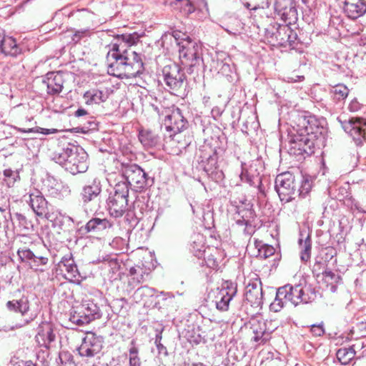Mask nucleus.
<instances>
[{"mask_svg":"<svg viewBox=\"0 0 366 366\" xmlns=\"http://www.w3.org/2000/svg\"><path fill=\"white\" fill-rule=\"evenodd\" d=\"M200 158L204 170L208 175H212L217 168V157L216 152L208 146L204 147L201 151Z\"/></svg>","mask_w":366,"mask_h":366,"instance_id":"nucleus-26","label":"nucleus"},{"mask_svg":"<svg viewBox=\"0 0 366 366\" xmlns=\"http://www.w3.org/2000/svg\"><path fill=\"white\" fill-rule=\"evenodd\" d=\"M159 352H162L163 350H166V347L159 342V343H155Z\"/></svg>","mask_w":366,"mask_h":366,"instance_id":"nucleus-63","label":"nucleus"},{"mask_svg":"<svg viewBox=\"0 0 366 366\" xmlns=\"http://www.w3.org/2000/svg\"><path fill=\"white\" fill-rule=\"evenodd\" d=\"M35 337L40 347H49L56 337L53 324L49 322H42L37 328V334Z\"/></svg>","mask_w":366,"mask_h":366,"instance_id":"nucleus-23","label":"nucleus"},{"mask_svg":"<svg viewBox=\"0 0 366 366\" xmlns=\"http://www.w3.org/2000/svg\"><path fill=\"white\" fill-rule=\"evenodd\" d=\"M163 80L173 94L178 93L184 88L185 75L179 66L172 64L164 66L162 69Z\"/></svg>","mask_w":366,"mask_h":366,"instance_id":"nucleus-10","label":"nucleus"},{"mask_svg":"<svg viewBox=\"0 0 366 366\" xmlns=\"http://www.w3.org/2000/svg\"><path fill=\"white\" fill-rule=\"evenodd\" d=\"M244 5L251 11H259L264 13V10L270 5L269 0H243Z\"/></svg>","mask_w":366,"mask_h":366,"instance_id":"nucleus-36","label":"nucleus"},{"mask_svg":"<svg viewBox=\"0 0 366 366\" xmlns=\"http://www.w3.org/2000/svg\"><path fill=\"white\" fill-rule=\"evenodd\" d=\"M150 278V270L143 266L136 265L132 267L128 274V287L133 290L139 285L144 283Z\"/></svg>","mask_w":366,"mask_h":366,"instance_id":"nucleus-22","label":"nucleus"},{"mask_svg":"<svg viewBox=\"0 0 366 366\" xmlns=\"http://www.w3.org/2000/svg\"><path fill=\"white\" fill-rule=\"evenodd\" d=\"M343 11L348 18L356 19L366 13V1L364 0H345Z\"/></svg>","mask_w":366,"mask_h":366,"instance_id":"nucleus-25","label":"nucleus"},{"mask_svg":"<svg viewBox=\"0 0 366 366\" xmlns=\"http://www.w3.org/2000/svg\"><path fill=\"white\" fill-rule=\"evenodd\" d=\"M84 310L85 307L82 306L81 304L73 307L70 313L69 320L79 326L89 323L90 319L86 316Z\"/></svg>","mask_w":366,"mask_h":366,"instance_id":"nucleus-33","label":"nucleus"},{"mask_svg":"<svg viewBox=\"0 0 366 366\" xmlns=\"http://www.w3.org/2000/svg\"><path fill=\"white\" fill-rule=\"evenodd\" d=\"M123 242V239L121 238V237H115L114 238V239L112 240V243L110 244L112 247L114 246V244H119L120 242Z\"/></svg>","mask_w":366,"mask_h":366,"instance_id":"nucleus-61","label":"nucleus"},{"mask_svg":"<svg viewBox=\"0 0 366 366\" xmlns=\"http://www.w3.org/2000/svg\"><path fill=\"white\" fill-rule=\"evenodd\" d=\"M324 131L321 121L315 117L306 113L297 114L289 140V152L295 156L311 155Z\"/></svg>","mask_w":366,"mask_h":366,"instance_id":"nucleus-2","label":"nucleus"},{"mask_svg":"<svg viewBox=\"0 0 366 366\" xmlns=\"http://www.w3.org/2000/svg\"><path fill=\"white\" fill-rule=\"evenodd\" d=\"M292 24L274 23L267 29L268 35L280 46H292L297 39V33L291 28Z\"/></svg>","mask_w":366,"mask_h":366,"instance_id":"nucleus-12","label":"nucleus"},{"mask_svg":"<svg viewBox=\"0 0 366 366\" xmlns=\"http://www.w3.org/2000/svg\"><path fill=\"white\" fill-rule=\"evenodd\" d=\"M92 34V30L90 29L89 28L81 29L74 31L71 39L74 44H77L81 39L90 36Z\"/></svg>","mask_w":366,"mask_h":366,"instance_id":"nucleus-45","label":"nucleus"},{"mask_svg":"<svg viewBox=\"0 0 366 366\" xmlns=\"http://www.w3.org/2000/svg\"><path fill=\"white\" fill-rule=\"evenodd\" d=\"M6 209H7L6 204H4L2 206H0V212H5L6 210Z\"/></svg>","mask_w":366,"mask_h":366,"instance_id":"nucleus-64","label":"nucleus"},{"mask_svg":"<svg viewBox=\"0 0 366 366\" xmlns=\"http://www.w3.org/2000/svg\"><path fill=\"white\" fill-rule=\"evenodd\" d=\"M17 255L21 262L28 263L35 257L34 252L27 248H19L17 250Z\"/></svg>","mask_w":366,"mask_h":366,"instance_id":"nucleus-47","label":"nucleus"},{"mask_svg":"<svg viewBox=\"0 0 366 366\" xmlns=\"http://www.w3.org/2000/svg\"><path fill=\"white\" fill-rule=\"evenodd\" d=\"M322 276L324 280L332 285L331 290L335 292L336 290V286L334 284H337L341 280L340 276L329 269L323 272Z\"/></svg>","mask_w":366,"mask_h":366,"instance_id":"nucleus-41","label":"nucleus"},{"mask_svg":"<svg viewBox=\"0 0 366 366\" xmlns=\"http://www.w3.org/2000/svg\"><path fill=\"white\" fill-rule=\"evenodd\" d=\"M109 94L110 91L108 89H92L86 92L83 95V98L87 105L99 104L106 102Z\"/></svg>","mask_w":366,"mask_h":366,"instance_id":"nucleus-28","label":"nucleus"},{"mask_svg":"<svg viewBox=\"0 0 366 366\" xmlns=\"http://www.w3.org/2000/svg\"><path fill=\"white\" fill-rule=\"evenodd\" d=\"M305 79L304 76L300 75H296L295 76H287L286 81L287 82H297V81H302Z\"/></svg>","mask_w":366,"mask_h":366,"instance_id":"nucleus-57","label":"nucleus"},{"mask_svg":"<svg viewBox=\"0 0 366 366\" xmlns=\"http://www.w3.org/2000/svg\"><path fill=\"white\" fill-rule=\"evenodd\" d=\"M355 354L356 352L352 347H342L337 350L336 356L342 365H347L355 357Z\"/></svg>","mask_w":366,"mask_h":366,"instance_id":"nucleus-38","label":"nucleus"},{"mask_svg":"<svg viewBox=\"0 0 366 366\" xmlns=\"http://www.w3.org/2000/svg\"><path fill=\"white\" fill-rule=\"evenodd\" d=\"M274 11L284 23L295 24L298 19L294 0H275Z\"/></svg>","mask_w":366,"mask_h":366,"instance_id":"nucleus-15","label":"nucleus"},{"mask_svg":"<svg viewBox=\"0 0 366 366\" xmlns=\"http://www.w3.org/2000/svg\"><path fill=\"white\" fill-rule=\"evenodd\" d=\"M128 196L127 184L118 182L114 188V192L109 194L107 202L111 216L118 218L124 215L128 208Z\"/></svg>","mask_w":366,"mask_h":366,"instance_id":"nucleus-6","label":"nucleus"},{"mask_svg":"<svg viewBox=\"0 0 366 366\" xmlns=\"http://www.w3.org/2000/svg\"><path fill=\"white\" fill-rule=\"evenodd\" d=\"M48 263V258L43 256H36L35 255V257L32 259V260L30 262L29 264L31 268L35 269V270H40L43 271V269H40V266H44L47 264Z\"/></svg>","mask_w":366,"mask_h":366,"instance_id":"nucleus-49","label":"nucleus"},{"mask_svg":"<svg viewBox=\"0 0 366 366\" xmlns=\"http://www.w3.org/2000/svg\"><path fill=\"white\" fill-rule=\"evenodd\" d=\"M274 187L281 202H289L297 196L296 179L290 172H284L277 175Z\"/></svg>","mask_w":366,"mask_h":366,"instance_id":"nucleus-8","label":"nucleus"},{"mask_svg":"<svg viewBox=\"0 0 366 366\" xmlns=\"http://www.w3.org/2000/svg\"><path fill=\"white\" fill-rule=\"evenodd\" d=\"M129 366H141L139 350L134 345L129 350Z\"/></svg>","mask_w":366,"mask_h":366,"instance_id":"nucleus-46","label":"nucleus"},{"mask_svg":"<svg viewBox=\"0 0 366 366\" xmlns=\"http://www.w3.org/2000/svg\"><path fill=\"white\" fill-rule=\"evenodd\" d=\"M317 297L315 289L306 282L305 280L294 286L286 285L280 287L276 293L274 300L270 304V310L277 312L284 307L287 302L295 306L300 303H309Z\"/></svg>","mask_w":366,"mask_h":366,"instance_id":"nucleus-3","label":"nucleus"},{"mask_svg":"<svg viewBox=\"0 0 366 366\" xmlns=\"http://www.w3.org/2000/svg\"><path fill=\"white\" fill-rule=\"evenodd\" d=\"M21 52V49L16 44L15 39L4 34L1 53L5 55L16 56Z\"/></svg>","mask_w":366,"mask_h":366,"instance_id":"nucleus-34","label":"nucleus"},{"mask_svg":"<svg viewBox=\"0 0 366 366\" xmlns=\"http://www.w3.org/2000/svg\"><path fill=\"white\" fill-rule=\"evenodd\" d=\"M174 4L185 15H189L194 11V6L189 0H174Z\"/></svg>","mask_w":366,"mask_h":366,"instance_id":"nucleus-42","label":"nucleus"},{"mask_svg":"<svg viewBox=\"0 0 366 366\" xmlns=\"http://www.w3.org/2000/svg\"><path fill=\"white\" fill-rule=\"evenodd\" d=\"M79 17L81 18H86L90 16V14L86 10H82L79 11Z\"/></svg>","mask_w":366,"mask_h":366,"instance_id":"nucleus-62","label":"nucleus"},{"mask_svg":"<svg viewBox=\"0 0 366 366\" xmlns=\"http://www.w3.org/2000/svg\"><path fill=\"white\" fill-rule=\"evenodd\" d=\"M244 300L252 307H258L262 305L263 292L262 282L257 277L245 282Z\"/></svg>","mask_w":366,"mask_h":366,"instance_id":"nucleus-14","label":"nucleus"},{"mask_svg":"<svg viewBox=\"0 0 366 366\" xmlns=\"http://www.w3.org/2000/svg\"><path fill=\"white\" fill-rule=\"evenodd\" d=\"M87 114L86 110L79 108L75 112V117H79Z\"/></svg>","mask_w":366,"mask_h":366,"instance_id":"nucleus-59","label":"nucleus"},{"mask_svg":"<svg viewBox=\"0 0 366 366\" xmlns=\"http://www.w3.org/2000/svg\"><path fill=\"white\" fill-rule=\"evenodd\" d=\"M154 292L155 290L154 288L142 286L138 287L134 292L133 299L137 303L146 301L149 297H152Z\"/></svg>","mask_w":366,"mask_h":366,"instance_id":"nucleus-37","label":"nucleus"},{"mask_svg":"<svg viewBox=\"0 0 366 366\" xmlns=\"http://www.w3.org/2000/svg\"><path fill=\"white\" fill-rule=\"evenodd\" d=\"M53 159L72 174L84 172L88 169L86 152L75 145L69 144L56 152Z\"/></svg>","mask_w":366,"mask_h":366,"instance_id":"nucleus-4","label":"nucleus"},{"mask_svg":"<svg viewBox=\"0 0 366 366\" xmlns=\"http://www.w3.org/2000/svg\"><path fill=\"white\" fill-rule=\"evenodd\" d=\"M191 252L198 259H202V257L208 252H217V249L206 247L205 238L203 234L197 233L192 237Z\"/></svg>","mask_w":366,"mask_h":366,"instance_id":"nucleus-27","label":"nucleus"},{"mask_svg":"<svg viewBox=\"0 0 366 366\" xmlns=\"http://www.w3.org/2000/svg\"><path fill=\"white\" fill-rule=\"evenodd\" d=\"M114 222L107 218L94 217L91 219L85 225V229L87 232L99 233L106 229L112 228Z\"/></svg>","mask_w":366,"mask_h":366,"instance_id":"nucleus-29","label":"nucleus"},{"mask_svg":"<svg viewBox=\"0 0 366 366\" xmlns=\"http://www.w3.org/2000/svg\"><path fill=\"white\" fill-rule=\"evenodd\" d=\"M300 238L298 239V244L300 248V259L302 262H308L311 257L312 250V239L310 234H307L305 237L303 233H300Z\"/></svg>","mask_w":366,"mask_h":366,"instance_id":"nucleus-31","label":"nucleus"},{"mask_svg":"<svg viewBox=\"0 0 366 366\" xmlns=\"http://www.w3.org/2000/svg\"><path fill=\"white\" fill-rule=\"evenodd\" d=\"M140 36L134 32L117 35L109 45L107 55V71L120 79H131L142 73L144 64L139 54L130 47L137 44Z\"/></svg>","mask_w":366,"mask_h":366,"instance_id":"nucleus-1","label":"nucleus"},{"mask_svg":"<svg viewBox=\"0 0 366 366\" xmlns=\"http://www.w3.org/2000/svg\"><path fill=\"white\" fill-rule=\"evenodd\" d=\"M103 340L101 337L93 332H88L83 338L77 351L81 357L91 358L101 352Z\"/></svg>","mask_w":366,"mask_h":366,"instance_id":"nucleus-13","label":"nucleus"},{"mask_svg":"<svg viewBox=\"0 0 366 366\" xmlns=\"http://www.w3.org/2000/svg\"><path fill=\"white\" fill-rule=\"evenodd\" d=\"M59 267L61 271L64 272L65 279L71 282L79 283L81 275L71 254L64 256L59 263Z\"/></svg>","mask_w":366,"mask_h":366,"instance_id":"nucleus-20","label":"nucleus"},{"mask_svg":"<svg viewBox=\"0 0 366 366\" xmlns=\"http://www.w3.org/2000/svg\"><path fill=\"white\" fill-rule=\"evenodd\" d=\"M162 331H163V329L160 330H159V331H158V332L157 333V335H156V336H155V341H154V343H159V342H161L162 338Z\"/></svg>","mask_w":366,"mask_h":366,"instance_id":"nucleus-60","label":"nucleus"},{"mask_svg":"<svg viewBox=\"0 0 366 366\" xmlns=\"http://www.w3.org/2000/svg\"><path fill=\"white\" fill-rule=\"evenodd\" d=\"M18 130L22 133H41L45 135L56 134L58 132L56 129H45L41 127H34L28 129L19 128Z\"/></svg>","mask_w":366,"mask_h":366,"instance_id":"nucleus-48","label":"nucleus"},{"mask_svg":"<svg viewBox=\"0 0 366 366\" xmlns=\"http://www.w3.org/2000/svg\"><path fill=\"white\" fill-rule=\"evenodd\" d=\"M11 366H36L31 360H18L11 362Z\"/></svg>","mask_w":366,"mask_h":366,"instance_id":"nucleus-56","label":"nucleus"},{"mask_svg":"<svg viewBox=\"0 0 366 366\" xmlns=\"http://www.w3.org/2000/svg\"><path fill=\"white\" fill-rule=\"evenodd\" d=\"M82 306L85 307V313L90 319V322L93 320L100 317V310L99 307L92 302H84L81 304Z\"/></svg>","mask_w":366,"mask_h":366,"instance_id":"nucleus-40","label":"nucleus"},{"mask_svg":"<svg viewBox=\"0 0 366 366\" xmlns=\"http://www.w3.org/2000/svg\"><path fill=\"white\" fill-rule=\"evenodd\" d=\"M259 164L257 160L252 162L249 167H245V164H242V172L239 178L242 182L257 187L262 192V179L258 169Z\"/></svg>","mask_w":366,"mask_h":366,"instance_id":"nucleus-17","label":"nucleus"},{"mask_svg":"<svg viewBox=\"0 0 366 366\" xmlns=\"http://www.w3.org/2000/svg\"><path fill=\"white\" fill-rule=\"evenodd\" d=\"M250 329L254 334L252 340L254 342H259V343H263L267 341V337H265L267 330L265 322L264 321L253 320L251 322Z\"/></svg>","mask_w":366,"mask_h":366,"instance_id":"nucleus-32","label":"nucleus"},{"mask_svg":"<svg viewBox=\"0 0 366 366\" xmlns=\"http://www.w3.org/2000/svg\"><path fill=\"white\" fill-rule=\"evenodd\" d=\"M344 129L352 137L357 145L366 142V119L362 118H351L343 126Z\"/></svg>","mask_w":366,"mask_h":366,"instance_id":"nucleus-19","label":"nucleus"},{"mask_svg":"<svg viewBox=\"0 0 366 366\" xmlns=\"http://www.w3.org/2000/svg\"><path fill=\"white\" fill-rule=\"evenodd\" d=\"M4 182L8 187L14 186V183L19 179V173L11 169H6L4 171Z\"/></svg>","mask_w":366,"mask_h":366,"instance_id":"nucleus-44","label":"nucleus"},{"mask_svg":"<svg viewBox=\"0 0 366 366\" xmlns=\"http://www.w3.org/2000/svg\"><path fill=\"white\" fill-rule=\"evenodd\" d=\"M237 285L232 282H226L215 297V305L217 310L227 311L230 301L237 294Z\"/></svg>","mask_w":366,"mask_h":366,"instance_id":"nucleus-18","label":"nucleus"},{"mask_svg":"<svg viewBox=\"0 0 366 366\" xmlns=\"http://www.w3.org/2000/svg\"><path fill=\"white\" fill-rule=\"evenodd\" d=\"M28 196L29 199L26 202L38 217L49 219L50 214L47 212L48 203L41 192L38 189H33L29 192Z\"/></svg>","mask_w":366,"mask_h":366,"instance_id":"nucleus-16","label":"nucleus"},{"mask_svg":"<svg viewBox=\"0 0 366 366\" xmlns=\"http://www.w3.org/2000/svg\"><path fill=\"white\" fill-rule=\"evenodd\" d=\"M299 183H300V185L297 189V196L305 198L310 193L312 189V179L309 176H302L301 181Z\"/></svg>","mask_w":366,"mask_h":366,"instance_id":"nucleus-39","label":"nucleus"},{"mask_svg":"<svg viewBox=\"0 0 366 366\" xmlns=\"http://www.w3.org/2000/svg\"><path fill=\"white\" fill-rule=\"evenodd\" d=\"M102 192L100 180L95 177L85 184L81 190L80 197L84 205L97 198Z\"/></svg>","mask_w":366,"mask_h":366,"instance_id":"nucleus-21","label":"nucleus"},{"mask_svg":"<svg viewBox=\"0 0 366 366\" xmlns=\"http://www.w3.org/2000/svg\"><path fill=\"white\" fill-rule=\"evenodd\" d=\"M310 331L313 335L320 337L325 333V328L322 323L317 325H312L310 328Z\"/></svg>","mask_w":366,"mask_h":366,"instance_id":"nucleus-54","label":"nucleus"},{"mask_svg":"<svg viewBox=\"0 0 366 366\" xmlns=\"http://www.w3.org/2000/svg\"><path fill=\"white\" fill-rule=\"evenodd\" d=\"M15 217L16 219L19 221V224H25L27 222L26 217L21 213H16Z\"/></svg>","mask_w":366,"mask_h":366,"instance_id":"nucleus-58","label":"nucleus"},{"mask_svg":"<svg viewBox=\"0 0 366 366\" xmlns=\"http://www.w3.org/2000/svg\"><path fill=\"white\" fill-rule=\"evenodd\" d=\"M122 174L127 182L128 187H130L133 190L140 192L147 185V174L137 164H127L124 166Z\"/></svg>","mask_w":366,"mask_h":366,"instance_id":"nucleus-9","label":"nucleus"},{"mask_svg":"<svg viewBox=\"0 0 366 366\" xmlns=\"http://www.w3.org/2000/svg\"><path fill=\"white\" fill-rule=\"evenodd\" d=\"M162 114L164 115V121L167 130L174 132L169 136L171 144H173V142H179L182 137L180 133L187 128V121L183 117L181 110L177 107H172L162 112Z\"/></svg>","mask_w":366,"mask_h":366,"instance_id":"nucleus-7","label":"nucleus"},{"mask_svg":"<svg viewBox=\"0 0 366 366\" xmlns=\"http://www.w3.org/2000/svg\"><path fill=\"white\" fill-rule=\"evenodd\" d=\"M242 205L237 206V214L238 217L243 218L246 222H248L252 224V221L254 219V212L252 209V206L249 203H246L245 201L242 202Z\"/></svg>","mask_w":366,"mask_h":366,"instance_id":"nucleus-35","label":"nucleus"},{"mask_svg":"<svg viewBox=\"0 0 366 366\" xmlns=\"http://www.w3.org/2000/svg\"><path fill=\"white\" fill-rule=\"evenodd\" d=\"M274 248L272 246L264 244L258 249V256L260 258L267 259L274 253Z\"/></svg>","mask_w":366,"mask_h":366,"instance_id":"nucleus-50","label":"nucleus"},{"mask_svg":"<svg viewBox=\"0 0 366 366\" xmlns=\"http://www.w3.org/2000/svg\"><path fill=\"white\" fill-rule=\"evenodd\" d=\"M234 219L237 224L239 226H245L244 232L249 234L252 233L251 224H249L248 222H246V220H244L243 218L238 217L237 214H236Z\"/></svg>","mask_w":366,"mask_h":366,"instance_id":"nucleus-53","label":"nucleus"},{"mask_svg":"<svg viewBox=\"0 0 366 366\" xmlns=\"http://www.w3.org/2000/svg\"><path fill=\"white\" fill-rule=\"evenodd\" d=\"M334 98L337 100L345 99L349 94V89L344 84H337L331 89Z\"/></svg>","mask_w":366,"mask_h":366,"instance_id":"nucleus-43","label":"nucleus"},{"mask_svg":"<svg viewBox=\"0 0 366 366\" xmlns=\"http://www.w3.org/2000/svg\"><path fill=\"white\" fill-rule=\"evenodd\" d=\"M177 44L182 64L187 67L189 73H192L194 68L199 66L202 61L201 44L189 36L177 42Z\"/></svg>","mask_w":366,"mask_h":366,"instance_id":"nucleus-5","label":"nucleus"},{"mask_svg":"<svg viewBox=\"0 0 366 366\" xmlns=\"http://www.w3.org/2000/svg\"><path fill=\"white\" fill-rule=\"evenodd\" d=\"M43 83L46 85L47 94L50 95L59 94L64 87V77L61 72H49L43 79Z\"/></svg>","mask_w":366,"mask_h":366,"instance_id":"nucleus-24","label":"nucleus"},{"mask_svg":"<svg viewBox=\"0 0 366 366\" xmlns=\"http://www.w3.org/2000/svg\"><path fill=\"white\" fill-rule=\"evenodd\" d=\"M104 262H107L112 272H117L120 268V263L117 258L107 256L106 258H104Z\"/></svg>","mask_w":366,"mask_h":366,"instance_id":"nucleus-52","label":"nucleus"},{"mask_svg":"<svg viewBox=\"0 0 366 366\" xmlns=\"http://www.w3.org/2000/svg\"><path fill=\"white\" fill-rule=\"evenodd\" d=\"M139 139L145 148H152L159 145L160 137L151 130L142 129L139 131Z\"/></svg>","mask_w":366,"mask_h":366,"instance_id":"nucleus-30","label":"nucleus"},{"mask_svg":"<svg viewBox=\"0 0 366 366\" xmlns=\"http://www.w3.org/2000/svg\"><path fill=\"white\" fill-rule=\"evenodd\" d=\"M6 307L9 310L18 312L24 317L19 323L11 327V329L21 328L29 325L34 321L38 316L39 310H32L29 307L27 299L21 298L19 300L9 301Z\"/></svg>","mask_w":366,"mask_h":366,"instance_id":"nucleus-11","label":"nucleus"},{"mask_svg":"<svg viewBox=\"0 0 366 366\" xmlns=\"http://www.w3.org/2000/svg\"><path fill=\"white\" fill-rule=\"evenodd\" d=\"M186 35L184 34H182L181 33L180 31H174L172 33H169V34H164V38L165 39H171V38H174L175 39L176 41H178L179 40H181L180 41H182V39H184L185 38H183V36H185Z\"/></svg>","mask_w":366,"mask_h":366,"instance_id":"nucleus-55","label":"nucleus"},{"mask_svg":"<svg viewBox=\"0 0 366 366\" xmlns=\"http://www.w3.org/2000/svg\"><path fill=\"white\" fill-rule=\"evenodd\" d=\"M202 258L204 259V262L208 267L216 269L218 267V261L217 258H215L214 254H213V252H206Z\"/></svg>","mask_w":366,"mask_h":366,"instance_id":"nucleus-51","label":"nucleus"}]
</instances>
